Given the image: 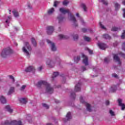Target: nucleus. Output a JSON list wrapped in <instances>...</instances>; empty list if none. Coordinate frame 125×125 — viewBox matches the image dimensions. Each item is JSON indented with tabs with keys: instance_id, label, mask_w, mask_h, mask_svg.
Instances as JSON below:
<instances>
[{
	"instance_id": "f257e3e1",
	"label": "nucleus",
	"mask_w": 125,
	"mask_h": 125,
	"mask_svg": "<svg viewBox=\"0 0 125 125\" xmlns=\"http://www.w3.org/2000/svg\"><path fill=\"white\" fill-rule=\"evenodd\" d=\"M38 87H42V86H44L45 93L48 94H51L53 93V87H51V85L49 83L45 81H40L38 82L37 83Z\"/></svg>"
},
{
	"instance_id": "f03ea898",
	"label": "nucleus",
	"mask_w": 125,
	"mask_h": 125,
	"mask_svg": "<svg viewBox=\"0 0 125 125\" xmlns=\"http://www.w3.org/2000/svg\"><path fill=\"white\" fill-rule=\"evenodd\" d=\"M60 12L62 14H66V13H68L69 16L70 17V20L73 22V26L74 27H78V23L77 22V20H76V18L72 15V13L70 12V10L69 9H65L63 7L60 8Z\"/></svg>"
},
{
	"instance_id": "7ed1b4c3",
	"label": "nucleus",
	"mask_w": 125,
	"mask_h": 125,
	"mask_svg": "<svg viewBox=\"0 0 125 125\" xmlns=\"http://www.w3.org/2000/svg\"><path fill=\"white\" fill-rule=\"evenodd\" d=\"M24 46L22 47V51L27 58H30L31 51H32V47L28 42H24Z\"/></svg>"
},
{
	"instance_id": "20e7f679",
	"label": "nucleus",
	"mask_w": 125,
	"mask_h": 125,
	"mask_svg": "<svg viewBox=\"0 0 125 125\" xmlns=\"http://www.w3.org/2000/svg\"><path fill=\"white\" fill-rule=\"evenodd\" d=\"M14 51L10 48H7L3 50L1 53V56L3 58H5L7 55H10V54H12L14 53Z\"/></svg>"
},
{
	"instance_id": "39448f33",
	"label": "nucleus",
	"mask_w": 125,
	"mask_h": 125,
	"mask_svg": "<svg viewBox=\"0 0 125 125\" xmlns=\"http://www.w3.org/2000/svg\"><path fill=\"white\" fill-rule=\"evenodd\" d=\"M1 125H22V122L21 121H17L16 120H14L9 122L8 121H5L4 123H3Z\"/></svg>"
},
{
	"instance_id": "423d86ee",
	"label": "nucleus",
	"mask_w": 125,
	"mask_h": 125,
	"mask_svg": "<svg viewBox=\"0 0 125 125\" xmlns=\"http://www.w3.org/2000/svg\"><path fill=\"white\" fill-rule=\"evenodd\" d=\"M80 102H81V103H84L87 111H88V112H91L92 110L90 104L84 102V101L83 100V98L82 96L80 97Z\"/></svg>"
},
{
	"instance_id": "0eeeda50",
	"label": "nucleus",
	"mask_w": 125,
	"mask_h": 125,
	"mask_svg": "<svg viewBox=\"0 0 125 125\" xmlns=\"http://www.w3.org/2000/svg\"><path fill=\"white\" fill-rule=\"evenodd\" d=\"M46 42L50 46V48L52 51H56V46H55V44L49 40H47Z\"/></svg>"
},
{
	"instance_id": "6e6552de",
	"label": "nucleus",
	"mask_w": 125,
	"mask_h": 125,
	"mask_svg": "<svg viewBox=\"0 0 125 125\" xmlns=\"http://www.w3.org/2000/svg\"><path fill=\"white\" fill-rule=\"evenodd\" d=\"M46 64L50 68H53L55 66V62L51 59H48L46 61Z\"/></svg>"
},
{
	"instance_id": "1a4fd4ad",
	"label": "nucleus",
	"mask_w": 125,
	"mask_h": 125,
	"mask_svg": "<svg viewBox=\"0 0 125 125\" xmlns=\"http://www.w3.org/2000/svg\"><path fill=\"white\" fill-rule=\"evenodd\" d=\"M46 32L48 35H51L54 32V27L49 26L46 27Z\"/></svg>"
},
{
	"instance_id": "9d476101",
	"label": "nucleus",
	"mask_w": 125,
	"mask_h": 125,
	"mask_svg": "<svg viewBox=\"0 0 125 125\" xmlns=\"http://www.w3.org/2000/svg\"><path fill=\"white\" fill-rule=\"evenodd\" d=\"M82 57L83 64H84L85 66H87V65H88V59H87V57L83 54H82Z\"/></svg>"
},
{
	"instance_id": "9b49d317",
	"label": "nucleus",
	"mask_w": 125,
	"mask_h": 125,
	"mask_svg": "<svg viewBox=\"0 0 125 125\" xmlns=\"http://www.w3.org/2000/svg\"><path fill=\"white\" fill-rule=\"evenodd\" d=\"M25 72H26V73H28V72H35V67L33 66L27 67L25 68Z\"/></svg>"
},
{
	"instance_id": "f8f14e48",
	"label": "nucleus",
	"mask_w": 125,
	"mask_h": 125,
	"mask_svg": "<svg viewBox=\"0 0 125 125\" xmlns=\"http://www.w3.org/2000/svg\"><path fill=\"white\" fill-rule=\"evenodd\" d=\"M118 102L119 106H120V107H121V110H125V104L122 103L123 100H122V99H118Z\"/></svg>"
},
{
	"instance_id": "ddd939ff",
	"label": "nucleus",
	"mask_w": 125,
	"mask_h": 125,
	"mask_svg": "<svg viewBox=\"0 0 125 125\" xmlns=\"http://www.w3.org/2000/svg\"><path fill=\"white\" fill-rule=\"evenodd\" d=\"M66 119L65 118L63 119V122H67V121H70L71 119H72V116H71V112H68L67 113L66 116Z\"/></svg>"
},
{
	"instance_id": "4468645a",
	"label": "nucleus",
	"mask_w": 125,
	"mask_h": 125,
	"mask_svg": "<svg viewBox=\"0 0 125 125\" xmlns=\"http://www.w3.org/2000/svg\"><path fill=\"white\" fill-rule=\"evenodd\" d=\"M98 45L101 49L104 50L107 48V45L104 44V43H98Z\"/></svg>"
},
{
	"instance_id": "2eb2a0df",
	"label": "nucleus",
	"mask_w": 125,
	"mask_h": 125,
	"mask_svg": "<svg viewBox=\"0 0 125 125\" xmlns=\"http://www.w3.org/2000/svg\"><path fill=\"white\" fill-rule=\"evenodd\" d=\"M81 83H78V84L75 86L74 91L77 92L81 90Z\"/></svg>"
},
{
	"instance_id": "dca6fc26",
	"label": "nucleus",
	"mask_w": 125,
	"mask_h": 125,
	"mask_svg": "<svg viewBox=\"0 0 125 125\" xmlns=\"http://www.w3.org/2000/svg\"><path fill=\"white\" fill-rule=\"evenodd\" d=\"M5 110L7 111V112H9V113H12V112H13V109H11L10 106L8 105L5 106Z\"/></svg>"
},
{
	"instance_id": "f3484780",
	"label": "nucleus",
	"mask_w": 125,
	"mask_h": 125,
	"mask_svg": "<svg viewBox=\"0 0 125 125\" xmlns=\"http://www.w3.org/2000/svg\"><path fill=\"white\" fill-rule=\"evenodd\" d=\"M114 59L116 61V62H118V64L119 65H121V61H120V58L117 55H114L113 57Z\"/></svg>"
},
{
	"instance_id": "a211bd4d",
	"label": "nucleus",
	"mask_w": 125,
	"mask_h": 125,
	"mask_svg": "<svg viewBox=\"0 0 125 125\" xmlns=\"http://www.w3.org/2000/svg\"><path fill=\"white\" fill-rule=\"evenodd\" d=\"M0 101L2 104H5L6 103V99L3 96H0Z\"/></svg>"
},
{
	"instance_id": "6ab92c4d",
	"label": "nucleus",
	"mask_w": 125,
	"mask_h": 125,
	"mask_svg": "<svg viewBox=\"0 0 125 125\" xmlns=\"http://www.w3.org/2000/svg\"><path fill=\"white\" fill-rule=\"evenodd\" d=\"M20 101L21 103H22V104H26L28 101H27V98H21L20 99Z\"/></svg>"
},
{
	"instance_id": "aec40b11",
	"label": "nucleus",
	"mask_w": 125,
	"mask_h": 125,
	"mask_svg": "<svg viewBox=\"0 0 125 125\" xmlns=\"http://www.w3.org/2000/svg\"><path fill=\"white\" fill-rule=\"evenodd\" d=\"M117 90V86L116 85L112 86L109 90L110 92H115Z\"/></svg>"
},
{
	"instance_id": "412c9836",
	"label": "nucleus",
	"mask_w": 125,
	"mask_h": 125,
	"mask_svg": "<svg viewBox=\"0 0 125 125\" xmlns=\"http://www.w3.org/2000/svg\"><path fill=\"white\" fill-rule=\"evenodd\" d=\"M81 6L85 12H86V11H87V8L86 7V5H85V4L82 3L81 4Z\"/></svg>"
},
{
	"instance_id": "4be33fe9",
	"label": "nucleus",
	"mask_w": 125,
	"mask_h": 125,
	"mask_svg": "<svg viewBox=\"0 0 125 125\" xmlns=\"http://www.w3.org/2000/svg\"><path fill=\"white\" fill-rule=\"evenodd\" d=\"M12 13L13 14L14 17H16V18L17 17H19V13H18V12H17V11H13Z\"/></svg>"
},
{
	"instance_id": "5701e85b",
	"label": "nucleus",
	"mask_w": 125,
	"mask_h": 125,
	"mask_svg": "<svg viewBox=\"0 0 125 125\" xmlns=\"http://www.w3.org/2000/svg\"><path fill=\"white\" fill-rule=\"evenodd\" d=\"M14 92V87H11L9 90V92L8 93V95H10V94H12V93H13Z\"/></svg>"
},
{
	"instance_id": "b1692460",
	"label": "nucleus",
	"mask_w": 125,
	"mask_h": 125,
	"mask_svg": "<svg viewBox=\"0 0 125 125\" xmlns=\"http://www.w3.org/2000/svg\"><path fill=\"white\" fill-rule=\"evenodd\" d=\"M59 38L60 39V40H62L63 39H68L67 36L63 35L62 34L59 35Z\"/></svg>"
},
{
	"instance_id": "393cba45",
	"label": "nucleus",
	"mask_w": 125,
	"mask_h": 125,
	"mask_svg": "<svg viewBox=\"0 0 125 125\" xmlns=\"http://www.w3.org/2000/svg\"><path fill=\"white\" fill-rule=\"evenodd\" d=\"M121 30V28L117 27H113L111 31H114V32H117L118 31H120Z\"/></svg>"
},
{
	"instance_id": "a878e982",
	"label": "nucleus",
	"mask_w": 125,
	"mask_h": 125,
	"mask_svg": "<svg viewBox=\"0 0 125 125\" xmlns=\"http://www.w3.org/2000/svg\"><path fill=\"white\" fill-rule=\"evenodd\" d=\"M31 42L34 46H37V42H36V40H35V39H31Z\"/></svg>"
},
{
	"instance_id": "bb28decb",
	"label": "nucleus",
	"mask_w": 125,
	"mask_h": 125,
	"mask_svg": "<svg viewBox=\"0 0 125 125\" xmlns=\"http://www.w3.org/2000/svg\"><path fill=\"white\" fill-rule=\"evenodd\" d=\"M81 60V57H80L79 56H78L77 57H75L74 58V62H75V63H78V62H79V61H80Z\"/></svg>"
},
{
	"instance_id": "cd10ccee",
	"label": "nucleus",
	"mask_w": 125,
	"mask_h": 125,
	"mask_svg": "<svg viewBox=\"0 0 125 125\" xmlns=\"http://www.w3.org/2000/svg\"><path fill=\"white\" fill-rule=\"evenodd\" d=\"M55 11L54 8H52L48 10V14H52V13Z\"/></svg>"
},
{
	"instance_id": "c85d7f7f",
	"label": "nucleus",
	"mask_w": 125,
	"mask_h": 125,
	"mask_svg": "<svg viewBox=\"0 0 125 125\" xmlns=\"http://www.w3.org/2000/svg\"><path fill=\"white\" fill-rule=\"evenodd\" d=\"M103 38L104 39H106V40H110L111 39V37L108 34H104L103 35Z\"/></svg>"
},
{
	"instance_id": "c756f323",
	"label": "nucleus",
	"mask_w": 125,
	"mask_h": 125,
	"mask_svg": "<svg viewBox=\"0 0 125 125\" xmlns=\"http://www.w3.org/2000/svg\"><path fill=\"white\" fill-rule=\"evenodd\" d=\"M58 19L59 22H62V21H63V19H64V18L62 17V15H60L58 17Z\"/></svg>"
},
{
	"instance_id": "7c9ffc66",
	"label": "nucleus",
	"mask_w": 125,
	"mask_h": 125,
	"mask_svg": "<svg viewBox=\"0 0 125 125\" xmlns=\"http://www.w3.org/2000/svg\"><path fill=\"white\" fill-rule=\"evenodd\" d=\"M10 20H11V17L8 16L7 18L5 20V23L6 24H9V22H10Z\"/></svg>"
},
{
	"instance_id": "2f4dec72",
	"label": "nucleus",
	"mask_w": 125,
	"mask_h": 125,
	"mask_svg": "<svg viewBox=\"0 0 125 125\" xmlns=\"http://www.w3.org/2000/svg\"><path fill=\"white\" fill-rule=\"evenodd\" d=\"M115 9L116 10H119L120 7H121V6L120 5V4H119V3H116L115 4Z\"/></svg>"
},
{
	"instance_id": "473e14b6",
	"label": "nucleus",
	"mask_w": 125,
	"mask_h": 125,
	"mask_svg": "<svg viewBox=\"0 0 125 125\" xmlns=\"http://www.w3.org/2000/svg\"><path fill=\"white\" fill-rule=\"evenodd\" d=\"M58 75H59L58 72H54L53 76H52V79L53 80L54 78H56Z\"/></svg>"
},
{
	"instance_id": "72a5a7b5",
	"label": "nucleus",
	"mask_w": 125,
	"mask_h": 125,
	"mask_svg": "<svg viewBox=\"0 0 125 125\" xmlns=\"http://www.w3.org/2000/svg\"><path fill=\"white\" fill-rule=\"evenodd\" d=\"M59 3H60V1H55L54 2V6L57 7Z\"/></svg>"
},
{
	"instance_id": "f704fd0d",
	"label": "nucleus",
	"mask_w": 125,
	"mask_h": 125,
	"mask_svg": "<svg viewBox=\"0 0 125 125\" xmlns=\"http://www.w3.org/2000/svg\"><path fill=\"white\" fill-rule=\"evenodd\" d=\"M27 87V85H23L20 88L21 91H24L25 90V89Z\"/></svg>"
},
{
	"instance_id": "c9c22d12",
	"label": "nucleus",
	"mask_w": 125,
	"mask_h": 125,
	"mask_svg": "<svg viewBox=\"0 0 125 125\" xmlns=\"http://www.w3.org/2000/svg\"><path fill=\"white\" fill-rule=\"evenodd\" d=\"M69 4V1H68V0H64L63 2H62V4L63 5H67Z\"/></svg>"
},
{
	"instance_id": "e433bc0d",
	"label": "nucleus",
	"mask_w": 125,
	"mask_h": 125,
	"mask_svg": "<svg viewBox=\"0 0 125 125\" xmlns=\"http://www.w3.org/2000/svg\"><path fill=\"white\" fill-rule=\"evenodd\" d=\"M83 39L86 42H90V38L89 37L84 36Z\"/></svg>"
},
{
	"instance_id": "4c0bfd02",
	"label": "nucleus",
	"mask_w": 125,
	"mask_h": 125,
	"mask_svg": "<svg viewBox=\"0 0 125 125\" xmlns=\"http://www.w3.org/2000/svg\"><path fill=\"white\" fill-rule=\"evenodd\" d=\"M42 105L44 108H45V109H48V108H49V106L45 104H42Z\"/></svg>"
},
{
	"instance_id": "58836bf2",
	"label": "nucleus",
	"mask_w": 125,
	"mask_h": 125,
	"mask_svg": "<svg viewBox=\"0 0 125 125\" xmlns=\"http://www.w3.org/2000/svg\"><path fill=\"white\" fill-rule=\"evenodd\" d=\"M73 37L74 41H77V40L79 39V36H78V35H75L73 36Z\"/></svg>"
},
{
	"instance_id": "ea45409f",
	"label": "nucleus",
	"mask_w": 125,
	"mask_h": 125,
	"mask_svg": "<svg viewBox=\"0 0 125 125\" xmlns=\"http://www.w3.org/2000/svg\"><path fill=\"white\" fill-rule=\"evenodd\" d=\"M9 78L11 80H12V82H13V83H14V82H15V80L14 79V77L12 75H10L9 76Z\"/></svg>"
},
{
	"instance_id": "a19ab883",
	"label": "nucleus",
	"mask_w": 125,
	"mask_h": 125,
	"mask_svg": "<svg viewBox=\"0 0 125 125\" xmlns=\"http://www.w3.org/2000/svg\"><path fill=\"white\" fill-rule=\"evenodd\" d=\"M110 58L108 57V58H105L104 59V62H105V63H108V62H109L110 61Z\"/></svg>"
},
{
	"instance_id": "79ce46f5",
	"label": "nucleus",
	"mask_w": 125,
	"mask_h": 125,
	"mask_svg": "<svg viewBox=\"0 0 125 125\" xmlns=\"http://www.w3.org/2000/svg\"><path fill=\"white\" fill-rule=\"evenodd\" d=\"M125 30L123 31V33L121 35V39H125Z\"/></svg>"
},
{
	"instance_id": "37998d69",
	"label": "nucleus",
	"mask_w": 125,
	"mask_h": 125,
	"mask_svg": "<svg viewBox=\"0 0 125 125\" xmlns=\"http://www.w3.org/2000/svg\"><path fill=\"white\" fill-rule=\"evenodd\" d=\"M109 114H110L111 116H115V112H114L113 110H110Z\"/></svg>"
},
{
	"instance_id": "c03bdc74",
	"label": "nucleus",
	"mask_w": 125,
	"mask_h": 125,
	"mask_svg": "<svg viewBox=\"0 0 125 125\" xmlns=\"http://www.w3.org/2000/svg\"><path fill=\"white\" fill-rule=\"evenodd\" d=\"M71 97H72V98L75 99L76 97V94H75V93H71Z\"/></svg>"
},
{
	"instance_id": "a18cd8bd",
	"label": "nucleus",
	"mask_w": 125,
	"mask_h": 125,
	"mask_svg": "<svg viewBox=\"0 0 125 125\" xmlns=\"http://www.w3.org/2000/svg\"><path fill=\"white\" fill-rule=\"evenodd\" d=\"M101 2H103V3H104V4H105V5H107V4H108V2L105 1V0H101Z\"/></svg>"
},
{
	"instance_id": "49530a36",
	"label": "nucleus",
	"mask_w": 125,
	"mask_h": 125,
	"mask_svg": "<svg viewBox=\"0 0 125 125\" xmlns=\"http://www.w3.org/2000/svg\"><path fill=\"white\" fill-rule=\"evenodd\" d=\"M122 49L125 51V42H124L122 44Z\"/></svg>"
},
{
	"instance_id": "de8ad7c7",
	"label": "nucleus",
	"mask_w": 125,
	"mask_h": 125,
	"mask_svg": "<svg viewBox=\"0 0 125 125\" xmlns=\"http://www.w3.org/2000/svg\"><path fill=\"white\" fill-rule=\"evenodd\" d=\"M80 21L82 25H85V22H84V21H83V19H81Z\"/></svg>"
},
{
	"instance_id": "09e8293b",
	"label": "nucleus",
	"mask_w": 125,
	"mask_h": 125,
	"mask_svg": "<svg viewBox=\"0 0 125 125\" xmlns=\"http://www.w3.org/2000/svg\"><path fill=\"white\" fill-rule=\"evenodd\" d=\"M119 55H121V56H122V57H123L124 58H125V54H124V53H123L122 52H120L119 53Z\"/></svg>"
},
{
	"instance_id": "8fccbe9b",
	"label": "nucleus",
	"mask_w": 125,
	"mask_h": 125,
	"mask_svg": "<svg viewBox=\"0 0 125 125\" xmlns=\"http://www.w3.org/2000/svg\"><path fill=\"white\" fill-rule=\"evenodd\" d=\"M100 26L101 27V28H102V29H105V27L104 26V25H103L102 23H101V22H100Z\"/></svg>"
},
{
	"instance_id": "3c124183",
	"label": "nucleus",
	"mask_w": 125,
	"mask_h": 125,
	"mask_svg": "<svg viewBox=\"0 0 125 125\" xmlns=\"http://www.w3.org/2000/svg\"><path fill=\"white\" fill-rule=\"evenodd\" d=\"M123 11L124 12V13H123V17H124V18H125V8L123 9Z\"/></svg>"
},
{
	"instance_id": "603ef678",
	"label": "nucleus",
	"mask_w": 125,
	"mask_h": 125,
	"mask_svg": "<svg viewBox=\"0 0 125 125\" xmlns=\"http://www.w3.org/2000/svg\"><path fill=\"white\" fill-rule=\"evenodd\" d=\"M112 77H113L114 78H118V75L116 74H113Z\"/></svg>"
},
{
	"instance_id": "864d4df0",
	"label": "nucleus",
	"mask_w": 125,
	"mask_h": 125,
	"mask_svg": "<svg viewBox=\"0 0 125 125\" xmlns=\"http://www.w3.org/2000/svg\"><path fill=\"white\" fill-rule=\"evenodd\" d=\"M42 70V67L40 66L38 68V71H41Z\"/></svg>"
},
{
	"instance_id": "5fc2aeb1",
	"label": "nucleus",
	"mask_w": 125,
	"mask_h": 125,
	"mask_svg": "<svg viewBox=\"0 0 125 125\" xmlns=\"http://www.w3.org/2000/svg\"><path fill=\"white\" fill-rule=\"evenodd\" d=\"M109 104H110V102H109V101H106L105 102V104L108 105H109Z\"/></svg>"
},
{
	"instance_id": "6e6d98bb",
	"label": "nucleus",
	"mask_w": 125,
	"mask_h": 125,
	"mask_svg": "<svg viewBox=\"0 0 125 125\" xmlns=\"http://www.w3.org/2000/svg\"><path fill=\"white\" fill-rule=\"evenodd\" d=\"M82 32H83V33H85V32H86V29L83 28L82 29Z\"/></svg>"
},
{
	"instance_id": "4d7b16f0",
	"label": "nucleus",
	"mask_w": 125,
	"mask_h": 125,
	"mask_svg": "<svg viewBox=\"0 0 125 125\" xmlns=\"http://www.w3.org/2000/svg\"><path fill=\"white\" fill-rule=\"evenodd\" d=\"M88 52H89V54H92V53H93L92 50H91L89 49H88Z\"/></svg>"
},
{
	"instance_id": "13d9d810",
	"label": "nucleus",
	"mask_w": 125,
	"mask_h": 125,
	"mask_svg": "<svg viewBox=\"0 0 125 125\" xmlns=\"http://www.w3.org/2000/svg\"><path fill=\"white\" fill-rule=\"evenodd\" d=\"M82 70H83V71H85V70H86V69H85V67H84V66H83Z\"/></svg>"
},
{
	"instance_id": "bf43d9fd",
	"label": "nucleus",
	"mask_w": 125,
	"mask_h": 125,
	"mask_svg": "<svg viewBox=\"0 0 125 125\" xmlns=\"http://www.w3.org/2000/svg\"><path fill=\"white\" fill-rule=\"evenodd\" d=\"M28 8L29 9H31V8H32V6H31V5H28Z\"/></svg>"
},
{
	"instance_id": "052dcab7",
	"label": "nucleus",
	"mask_w": 125,
	"mask_h": 125,
	"mask_svg": "<svg viewBox=\"0 0 125 125\" xmlns=\"http://www.w3.org/2000/svg\"><path fill=\"white\" fill-rule=\"evenodd\" d=\"M76 16L77 17H80V14H79V13H76Z\"/></svg>"
},
{
	"instance_id": "680f3d73",
	"label": "nucleus",
	"mask_w": 125,
	"mask_h": 125,
	"mask_svg": "<svg viewBox=\"0 0 125 125\" xmlns=\"http://www.w3.org/2000/svg\"><path fill=\"white\" fill-rule=\"evenodd\" d=\"M123 4L124 5H125V1H124L123 2Z\"/></svg>"
},
{
	"instance_id": "e2e57ef3",
	"label": "nucleus",
	"mask_w": 125,
	"mask_h": 125,
	"mask_svg": "<svg viewBox=\"0 0 125 125\" xmlns=\"http://www.w3.org/2000/svg\"><path fill=\"white\" fill-rule=\"evenodd\" d=\"M59 101H56V103H59Z\"/></svg>"
},
{
	"instance_id": "0e129e2a",
	"label": "nucleus",
	"mask_w": 125,
	"mask_h": 125,
	"mask_svg": "<svg viewBox=\"0 0 125 125\" xmlns=\"http://www.w3.org/2000/svg\"><path fill=\"white\" fill-rule=\"evenodd\" d=\"M9 13H10V14H11V10H9Z\"/></svg>"
},
{
	"instance_id": "69168bd1",
	"label": "nucleus",
	"mask_w": 125,
	"mask_h": 125,
	"mask_svg": "<svg viewBox=\"0 0 125 125\" xmlns=\"http://www.w3.org/2000/svg\"><path fill=\"white\" fill-rule=\"evenodd\" d=\"M15 30H16V31H17V30H18L17 27H15Z\"/></svg>"
},
{
	"instance_id": "338daca9",
	"label": "nucleus",
	"mask_w": 125,
	"mask_h": 125,
	"mask_svg": "<svg viewBox=\"0 0 125 125\" xmlns=\"http://www.w3.org/2000/svg\"><path fill=\"white\" fill-rule=\"evenodd\" d=\"M15 44V45L17 46V43H16Z\"/></svg>"
},
{
	"instance_id": "774afa93",
	"label": "nucleus",
	"mask_w": 125,
	"mask_h": 125,
	"mask_svg": "<svg viewBox=\"0 0 125 125\" xmlns=\"http://www.w3.org/2000/svg\"><path fill=\"white\" fill-rule=\"evenodd\" d=\"M58 87H60V85H59V86Z\"/></svg>"
}]
</instances>
